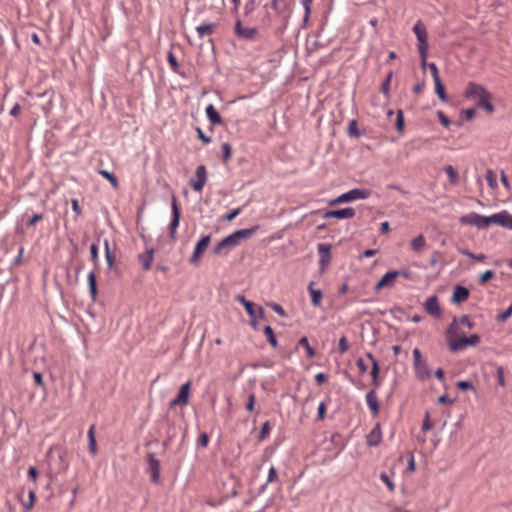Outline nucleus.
I'll return each mask as SVG.
<instances>
[{"instance_id": "473e14b6", "label": "nucleus", "mask_w": 512, "mask_h": 512, "mask_svg": "<svg viewBox=\"0 0 512 512\" xmlns=\"http://www.w3.org/2000/svg\"><path fill=\"white\" fill-rule=\"evenodd\" d=\"M426 244V240L422 234L418 235L411 241L412 250L418 252L421 251Z\"/></svg>"}, {"instance_id": "864d4df0", "label": "nucleus", "mask_w": 512, "mask_h": 512, "mask_svg": "<svg viewBox=\"0 0 512 512\" xmlns=\"http://www.w3.org/2000/svg\"><path fill=\"white\" fill-rule=\"evenodd\" d=\"M437 115H438V118H439V121L440 123L444 126V127H448L450 125V120L448 119V117L444 114V112L442 111H438L437 112Z\"/></svg>"}, {"instance_id": "f8f14e48", "label": "nucleus", "mask_w": 512, "mask_h": 512, "mask_svg": "<svg viewBox=\"0 0 512 512\" xmlns=\"http://www.w3.org/2000/svg\"><path fill=\"white\" fill-rule=\"evenodd\" d=\"M234 32L240 39L253 40L257 34V29L255 27H243L242 22L237 20L235 23Z\"/></svg>"}, {"instance_id": "cd10ccee", "label": "nucleus", "mask_w": 512, "mask_h": 512, "mask_svg": "<svg viewBox=\"0 0 512 512\" xmlns=\"http://www.w3.org/2000/svg\"><path fill=\"white\" fill-rule=\"evenodd\" d=\"M88 286H89V292L92 297V299H95L97 296V284H96V274L94 271H91L88 274Z\"/></svg>"}, {"instance_id": "4468645a", "label": "nucleus", "mask_w": 512, "mask_h": 512, "mask_svg": "<svg viewBox=\"0 0 512 512\" xmlns=\"http://www.w3.org/2000/svg\"><path fill=\"white\" fill-rule=\"evenodd\" d=\"M147 457L151 481L153 483H159L161 470L160 461L155 457L154 453H148Z\"/></svg>"}, {"instance_id": "7ed1b4c3", "label": "nucleus", "mask_w": 512, "mask_h": 512, "mask_svg": "<svg viewBox=\"0 0 512 512\" xmlns=\"http://www.w3.org/2000/svg\"><path fill=\"white\" fill-rule=\"evenodd\" d=\"M480 341L481 338L478 334H472L469 337L463 336L456 339H450L448 346L452 352H458L465 349L467 346H475L479 344Z\"/></svg>"}, {"instance_id": "412c9836", "label": "nucleus", "mask_w": 512, "mask_h": 512, "mask_svg": "<svg viewBox=\"0 0 512 512\" xmlns=\"http://www.w3.org/2000/svg\"><path fill=\"white\" fill-rule=\"evenodd\" d=\"M138 258H139V262L142 265V268L144 270H149V269H151L152 262H153V259H154V250L153 249H149V250L141 253L138 256Z\"/></svg>"}, {"instance_id": "a211bd4d", "label": "nucleus", "mask_w": 512, "mask_h": 512, "mask_svg": "<svg viewBox=\"0 0 512 512\" xmlns=\"http://www.w3.org/2000/svg\"><path fill=\"white\" fill-rule=\"evenodd\" d=\"M323 217L325 219H329V218L347 219V218L352 217V208L347 207V208L337 209V210H328L324 213Z\"/></svg>"}, {"instance_id": "9b49d317", "label": "nucleus", "mask_w": 512, "mask_h": 512, "mask_svg": "<svg viewBox=\"0 0 512 512\" xmlns=\"http://www.w3.org/2000/svg\"><path fill=\"white\" fill-rule=\"evenodd\" d=\"M413 32L418 40V49L424 50V48H428V33L425 25L420 20L414 25Z\"/></svg>"}, {"instance_id": "5701e85b", "label": "nucleus", "mask_w": 512, "mask_h": 512, "mask_svg": "<svg viewBox=\"0 0 512 512\" xmlns=\"http://www.w3.org/2000/svg\"><path fill=\"white\" fill-rule=\"evenodd\" d=\"M235 300L237 302L241 303L244 306V308H245V310H246V312H247V314L249 315L250 318H254V315H255L256 311H255L254 303L253 302L247 300L241 294L236 295Z\"/></svg>"}, {"instance_id": "6ab92c4d", "label": "nucleus", "mask_w": 512, "mask_h": 512, "mask_svg": "<svg viewBox=\"0 0 512 512\" xmlns=\"http://www.w3.org/2000/svg\"><path fill=\"white\" fill-rule=\"evenodd\" d=\"M469 295L470 291L466 287L457 285L453 291L451 300L453 303L459 304L466 301Z\"/></svg>"}, {"instance_id": "0eeeda50", "label": "nucleus", "mask_w": 512, "mask_h": 512, "mask_svg": "<svg viewBox=\"0 0 512 512\" xmlns=\"http://www.w3.org/2000/svg\"><path fill=\"white\" fill-rule=\"evenodd\" d=\"M180 223V209L176 197H172L171 201V221L169 223V235L171 239H176L177 228Z\"/></svg>"}, {"instance_id": "09e8293b", "label": "nucleus", "mask_w": 512, "mask_h": 512, "mask_svg": "<svg viewBox=\"0 0 512 512\" xmlns=\"http://www.w3.org/2000/svg\"><path fill=\"white\" fill-rule=\"evenodd\" d=\"M167 59H168V62L171 66V68L175 71L177 70V68L179 67L178 65V61L174 55V53L172 51H169L168 52V55H167Z\"/></svg>"}, {"instance_id": "c9c22d12", "label": "nucleus", "mask_w": 512, "mask_h": 512, "mask_svg": "<svg viewBox=\"0 0 512 512\" xmlns=\"http://www.w3.org/2000/svg\"><path fill=\"white\" fill-rule=\"evenodd\" d=\"M298 344L306 350L308 358H313L315 356V350L310 346L307 337H302Z\"/></svg>"}, {"instance_id": "aec40b11", "label": "nucleus", "mask_w": 512, "mask_h": 512, "mask_svg": "<svg viewBox=\"0 0 512 512\" xmlns=\"http://www.w3.org/2000/svg\"><path fill=\"white\" fill-rule=\"evenodd\" d=\"M258 226H254L247 229H240L231 234L232 238H234L235 243L238 245L240 241L250 238L257 230Z\"/></svg>"}, {"instance_id": "69168bd1", "label": "nucleus", "mask_w": 512, "mask_h": 512, "mask_svg": "<svg viewBox=\"0 0 512 512\" xmlns=\"http://www.w3.org/2000/svg\"><path fill=\"white\" fill-rule=\"evenodd\" d=\"M71 205H72V210L76 213L77 216L82 214V209L80 208L79 202L77 199H75V198L71 199Z\"/></svg>"}, {"instance_id": "a878e982", "label": "nucleus", "mask_w": 512, "mask_h": 512, "mask_svg": "<svg viewBox=\"0 0 512 512\" xmlns=\"http://www.w3.org/2000/svg\"><path fill=\"white\" fill-rule=\"evenodd\" d=\"M215 27L214 23H204L196 27L197 34L200 39H203L205 36L210 35Z\"/></svg>"}, {"instance_id": "39448f33", "label": "nucleus", "mask_w": 512, "mask_h": 512, "mask_svg": "<svg viewBox=\"0 0 512 512\" xmlns=\"http://www.w3.org/2000/svg\"><path fill=\"white\" fill-rule=\"evenodd\" d=\"M413 361L416 375L419 379L424 380L431 377L428 364L425 360L422 359L421 352L418 348L413 350Z\"/></svg>"}, {"instance_id": "dca6fc26", "label": "nucleus", "mask_w": 512, "mask_h": 512, "mask_svg": "<svg viewBox=\"0 0 512 512\" xmlns=\"http://www.w3.org/2000/svg\"><path fill=\"white\" fill-rule=\"evenodd\" d=\"M425 310L428 314L438 318L441 315V309L439 306L438 297L436 295H432L424 303Z\"/></svg>"}, {"instance_id": "393cba45", "label": "nucleus", "mask_w": 512, "mask_h": 512, "mask_svg": "<svg viewBox=\"0 0 512 512\" xmlns=\"http://www.w3.org/2000/svg\"><path fill=\"white\" fill-rule=\"evenodd\" d=\"M381 441V432L379 426H376L367 436L369 446H377Z\"/></svg>"}, {"instance_id": "0e129e2a", "label": "nucleus", "mask_w": 512, "mask_h": 512, "mask_svg": "<svg viewBox=\"0 0 512 512\" xmlns=\"http://www.w3.org/2000/svg\"><path fill=\"white\" fill-rule=\"evenodd\" d=\"M432 428V423L430 421V417H429V413H426L425 415V419L423 420V423H422V430L424 432L430 430Z\"/></svg>"}, {"instance_id": "c85d7f7f", "label": "nucleus", "mask_w": 512, "mask_h": 512, "mask_svg": "<svg viewBox=\"0 0 512 512\" xmlns=\"http://www.w3.org/2000/svg\"><path fill=\"white\" fill-rule=\"evenodd\" d=\"M310 295H311V302L314 306H319L320 301L322 299V292L319 289L313 288V282H311L308 286Z\"/></svg>"}, {"instance_id": "6e6d98bb", "label": "nucleus", "mask_w": 512, "mask_h": 512, "mask_svg": "<svg viewBox=\"0 0 512 512\" xmlns=\"http://www.w3.org/2000/svg\"><path fill=\"white\" fill-rule=\"evenodd\" d=\"M475 114H476V109L475 108H468V109L463 111L464 118L467 121L472 120L475 117Z\"/></svg>"}, {"instance_id": "338daca9", "label": "nucleus", "mask_w": 512, "mask_h": 512, "mask_svg": "<svg viewBox=\"0 0 512 512\" xmlns=\"http://www.w3.org/2000/svg\"><path fill=\"white\" fill-rule=\"evenodd\" d=\"M241 213V209L240 208H236L234 210H232L230 213H228L226 216H225V220L227 221H232L233 219H235L239 214Z\"/></svg>"}, {"instance_id": "79ce46f5", "label": "nucleus", "mask_w": 512, "mask_h": 512, "mask_svg": "<svg viewBox=\"0 0 512 512\" xmlns=\"http://www.w3.org/2000/svg\"><path fill=\"white\" fill-rule=\"evenodd\" d=\"M512 315V303L510 304V306L502 313H500L499 315H497L496 319L498 322H505L507 321V319Z\"/></svg>"}, {"instance_id": "4be33fe9", "label": "nucleus", "mask_w": 512, "mask_h": 512, "mask_svg": "<svg viewBox=\"0 0 512 512\" xmlns=\"http://www.w3.org/2000/svg\"><path fill=\"white\" fill-rule=\"evenodd\" d=\"M206 115L211 124L213 125H220L223 123L222 117L212 104H209L206 107Z\"/></svg>"}, {"instance_id": "a19ab883", "label": "nucleus", "mask_w": 512, "mask_h": 512, "mask_svg": "<svg viewBox=\"0 0 512 512\" xmlns=\"http://www.w3.org/2000/svg\"><path fill=\"white\" fill-rule=\"evenodd\" d=\"M222 151H223V161L227 162L231 158L232 154V147L229 143L225 142L222 144Z\"/></svg>"}, {"instance_id": "f704fd0d", "label": "nucleus", "mask_w": 512, "mask_h": 512, "mask_svg": "<svg viewBox=\"0 0 512 512\" xmlns=\"http://www.w3.org/2000/svg\"><path fill=\"white\" fill-rule=\"evenodd\" d=\"M264 334L266 335L267 341L269 342V344L273 348H276L277 345H278V342H277V339H276V336L274 334V331H273L272 327L271 326H266L264 328Z\"/></svg>"}, {"instance_id": "13d9d810", "label": "nucleus", "mask_w": 512, "mask_h": 512, "mask_svg": "<svg viewBox=\"0 0 512 512\" xmlns=\"http://www.w3.org/2000/svg\"><path fill=\"white\" fill-rule=\"evenodd\" d=\"M325 412H326V405L324 402H321L317 409V419L318 420L324 419Z\"/></svg>"}, {"instance_id": "58836bf2", "label": "nucleus", "mask_w": 512, "mask_h": 512, "mask_svg": "<svg viewBox=\"0 0 512 512\" xmlns=\"http://www.w3.org/2000/svg\"><path fill=\"white\" fill-rule=\"evenodd\" d=\"M270 430H271L270 422L265 421L260 429L258 439L260 441L264 440L270 433Z\"/></svg>"}, {"instance_id": "20e7f679", "label": "nucleus", "mask_w": 512, "mask_h": 512, "mask_svg": "<svg viewBox=\"0 0 512 512\" xmlns=\"http://www.w3.org/2000/svg\"><path fill=\"white\" fill-rule=\"evenodd\" d=\"M400 275H402L404 277H408L409 272L406 270H400V271L394 270V271H388L387 273H385L382 276V278L374 285L375 292L378 293L383 288L393 287L395 284L396 278Z\"/></svg>"}, {"instance_id": "ddd939ff", "label": "nucleus", "mask_w": 512, "mask_h": 512, "mask_svg": "<svg viewBox=\"0 0 512 512\" xmlns=\"http://www.w3.org/2000/svg\"><path fill=\"white\" fill-rule=\"evenodd\" d=\"M331 247L325 243H319L317 246V251L319 255V265L320 271L323 273L328 266L331 258L330 254Z\"/></svg>"}, {"instance_id": "f257e3e1", "label": "nucleus", "mask_w": 512, "mask_h": 512, "mask_svg": "<svg viewBox=\"0 0 512 512\" xmlns=\"http://www.w3.org/2000/svg\"><path fill=\"white\" fill-rule=\"evenodd\" d=\"M465 97L475 99L477 106L488 113L495 109L491 103V94L482 85L470 82L465 90Z\"/></svg>"}, {"instance_id": "c03bdc74", "label": "nucleus", "mask_w": 512, "mask_h": 512, "mask_svg": "<svg viewBox=\"0 0 512 512\" xmlns=\"http://www.w3.org/2000/svg\"><path fill=\"white\" fill-rule=\"evenodd\" d=\"M496 376H497L498 384L500 386L504 387L506 385V382H505V376H504V368L502 366L497 367Z\"/></svg>"}, {"instance_id": "4c0bfd02", "label": "nucleus", "mask_w": 512, "mask_h": 512, "mask_svg": "<svg viewBox=\"0 0 512 512\" xmlns=\"http://www.w3.org/2000/svg\"><path fill=\"white\" fill-rule=\"evenodd\" d=\"M395 127L399 133H402L404 130V114L402 110L397 111Z\"/></svg>"}, {"instance_id": "2eb2a0df", "label": "nucleus", "mask_w": 512, "mask_h": 512, "mask_svg": "<svg viewBox=\"0 0 512 512\" xmlns=\"http://www.w3.org/2000/svg\"><path fill=\"white\" fill-rule=\"evenodd\" d=\"M490 220L491 224H497L504 228L512 229V215L507 211H501L491 215Z\"/></svg>"}, {"instance_id": "3c124183", "label": "nucleus", "mask_w": 512, "mask_h": 512, "mask_svg": "<svg viewBox=\"0 0 512 512\" xmlns=\"http://www.w3.org/2000/svg\"><path fill=\"white\" fill-rule=\"evenodd\" d=\"M255 401H256L255 394H253V393L249 394L248 403L246 404V409L248 411L252 412L254 410Z\"/></svg>"}, {"instance_id": "e2e57ef3", "label": "nucleus", "mask_w": 512, "mask_h": 512, "mask_svg": "<svg viewBox=\"0 0 512 512\" xmlns=\"http://www.w3.org/2000/svg\"><path fill=\"white\" fill-rule=\"evenodd\" d=\"M349 347V343H348V340L346 337H341L340 340H339V351L341 353L347 351Z\"/></svg>"}, {"instance_id": "774afa93", "label": "nucleus", "mask_w": 512, "mask_h": 512, "mask_svg": "<svg viewBox=\"0 0 512 512\" xmlns=\"http://www.w3.org/2000/svg\"><path fill=\"white\" fill-rule=\"evenodd\" d=\"M208 435L206 433H202L200 436H199V439H198V446H201V447H206L207 444H208Z\"/></svg>"}, {"instance_id": "603ef678", "label": "nucleus", "mask_w": 512, "mask_h": 512, "mask_svg": "<svg viewBox=\"0 0 512 512\" xmlns=\"http://www.w3.org/2000/svg\"><path fill=\"white\" fill-rule=\"evenodd\" d=\"M270 307L275 311L279 316L284 317L286 315L285 310L283 307L278 303H271Z\"/></svg>"}, {"instance_id": "423d86ee", "label": "nucleus", "mask_w": 512, "mask_h": 512, "mask_svg": "<svg viewBox=\"0 0 512 512\" xmlns=\"http://www.w3.org/2000/svg\"><path fill=\"white\" fill-rule=\"evenodd\" d=\"M460 223L476 226L485 229L491 225L490 216H482L477 213H470L460 218Z\"/></svg>"}, {"instance_id": "c756f323", "label": "nucleus", "mask_w": 512, "mask_h": 512, "mask_svg": "<svg viewBox=\"0 0 512 512\" xmlns=\"http://www.w3.org/2000/svg\"><path fill=\"white\" fill-rule=\"evenodd\" d=\"M434 84H435V92L438 95L439 99L442 102H447L448 97H447V94L445 92V87H444L441 79L435 80Z\"/></svg>"}, {"instance_id": "de8ad7c7", "label": "nucleus", "mask_w": 512, "mask_h": 512, "mask_svg": "<svg viewBox=\"0 0 512 512\" xmlns=\"http://www.w3.org/2000/svg\"><path fill=\"white\" fill-rule=\"evenodd\" d=\"M456 387L461 391L473 389V384L470 381H458Z\"/></svg>"}, {"instance_id": "49530a36", "label": "nucleus", "mask_w": 512, "mask_h": 512, "mask_svg": "<svg viewBox=\"0 0 512 512\" xmlns=\"http://www.w3.org/2000/svg\"><path fill=\"white\" fill-rule=\"evenodd\" d=\"M458 333V326H457V319L454 317L452 323L449 325L447 329V335L452 337L457 335Z\"/></svg>"}, {"instance_id": "bf43d9fd", "label": "nucleus", "mask_w": 512, "mask_h": 512, "mask_svg": "<svg viewBox=\"0 0 512 512\" xmlns=\"http://www.w3.org/2000/svg\"><path fill=\"white\" fill-rule=\"evenodd\" d=\"M380 478L388 486L390 491H394L395 486H394L393 482L389 479L387 474L382 473Z\"/></svg>"}, {"instance_id": "72a5a7b5", "label": "nucleus", "mask_w": 512, "mask_h": 512, "mask_svg": "<svg viewBox=\"0 0 512 512\" xmlns=\"http://www.w3.org/2000/svg\"><path fill=\"white\" fill-rule=\"evenodd\" d=\"M352 201V190H349L345 193H343L342 195L338 196L337 198L331 200L329 202L330 205H335V204H339V203H348V202H351Z\"/></svg>"}, {"instance_id": "a18cd8bd", "label": "nucleus", "mask_w": 512, "mask_h": 512, "mask_svg": "<svg viewBox=\"0 0 512 512\" xmlns=\"http://www.w3.org/2000/svg\"><path fill=\"white\" fill-rule=\"evenodd\" d=\"M494 272L492 270H487L485 271L484 273H482L480 275V278H479V283L480 284H485L486 282H488L490 279H492L494 277Z\"/></svg>"}, {"instance_id": "680f3d73", "label": "nucleus", "mask_w": 512, "mask_h": 512, "mask_svg": "<svg viewBox=\"0 0 512 512\" xmlns=\"http://www.w3.org/2000/svg\"><path fill=\"white\" fill-rule=\"evenodd\" d=\"M460 324L467 326L469 329H472L474 327V323L470 321L469 317L467 315H463L459 319Z\"/></svg>"}, {"instance_id": "6e6552de", "label": "nucleus", "mask_w": 512, "mask_h": 512, "mask_svg": "<svg viewBox=\"0 0 512 512\" xmlns=\"http://www.w3.org/2000/svg\"><path fill=\"white\" fill-rule=\"evenodd\" d=\"M195 179H190L189 184L195 192H201L207 181V171L204 165H199L195 171Z\"/></svg>"}, {"instance_id": "4d7b16f0", "label": "nucleus", "mask_w": 512, "mask_h": 512, "mask_svg": "<svg viewBox=\"0 0 512 512\" xmlns=\"http://www.w3.org/2000/svg\"><path fill=\"white\" fill-rule=\"evenodd\" d=\"M277 478V470L274 466H271L268 472L267 483H272Z\"/></svg>"}, {"instance_id": "e433bc0d", "label": "nucleus", "mask_w": 512, "mask_h": 512, "mask_svg": "<svg viewBox=\"0 0 512 512\" xmlns=\"http://www.w3.org/2000/svg\"><path fill=\"white\" fill-rule=\"evenodd\" d=\"M485 178H486V180H487L488 185H489L491 188H496V187H497V177H496V174L494 173V171H493V170L488 169V170L486 171Z\"/></svg>"}, {"instance_id": "f3484780", "label": "nucleus", "mask_w": 512, "mask_h": 512, "mask_svg": "<svg viewBox=\"0 0 512 512\" xmlns=\"http://www.w3.org/2000/svg\"><path fill=\"white\" fill-rule=\"evenodd\" d=\"M237 244L234 241V238H232L231 234L227 237L223 238L218 244L214 247L213 252L216 255H226L228 253V248L234 247Z\"/></svg>"}, {"instance_id": "9d476101", "label": "nucleus", "mask_w": 512, "mask_h": 512, "mask_svg": "<svg viewBox=\"0 0 512 512\" xmlns=\"http://www.w3.org/2000/svg\"><path fill=\"white\" fill-rule=\"evenodd\" d=\"M211 241L210 235L203 236L195 245L193 254L190 257V263L197 264L204 253V251L207 249L209 243Z\"/></svg>"}, {"instance_id": "37998d69", "label": "nucleus", "mask_w": 512, "mask_h": 512, "mask_svg": "<svg viewBox=\"0 0 512 512\" xmlns=\"http://www.w3.org/2000/svg\"><path fill=\"white\" fill-rule=\"evenodd\" d=\"M392 75H393V73L389 72L388 75L386 76V79L384 80V82L381 85V89L380 90L385 95H387L389 93L390 82H391V79H392Z\"/></svg>"}, {"instance_id": "2f4dec72", "label": "nucleus", "mask_w": 512, "mask_h": 512, "mask_svg": "<svg viewBox=\"0 0 512 512\" xmlns=\"http://www.w3.org/2000/svg\"><path fill=\"white\" fill-rule=\"evenodd\" d=\"M444 171L446 172L447 176H448V179H449V182L453 185L457 184L458 181H459V174L458 172L454 169L453 166L451 165H448L444 168Z\"/></svg>"}, {"instance_id": "052dcab7", "label": "nucleus", "mask_w": 512, "mask_h": 512, "mask_svg": "<svg viewBox=\"0 0 512 512\" xmlns=\"http://www.w3.org/2000/svg\"><path fill=\"white\" fill-rule=\"evenodd\" d=\"M418 52H419L420 59H421V66L424 68L427 65L428 48H424V50L418 49Z\"/></svg>"}, {"instance_id": "bb28decb", "label": "nucleus", "mask_w": 512, "mask_h": 512, "mask_svg": "<svg viewBox=\"0 0 512 512\" xmlns=\"http://www.w3.org/2000/svg\"><path fill=\"white\" fill-rule=\"evenodd\" d=\"M372 195H375L376 198H379V195L376 192H373L371 189L354 188V201L359 199H366Z\"/></svg>"}, {"instance_id": "8fccbe9b", "label": "nucleus", "mask_w": 512, "mask_h": 512, "mask_svg": "<svg viewBox=\"0 0 512 512\" xmlns=\"http://www.w3.org/2000/svg\"><path fill=\"white\" fill-rule=\"evenodd\" d=\"M90 256H91V260L95 264H97L98 263V244L97 243H93L90 246Z\"/></svg>"}, {"instance_id": "5fc2aeb1", "label": "nucleus", "mask_w": 512, "mask_h": 512, "mask_svg": "<svg viewBox=\"0 0 512 512\" xmlns=\"http://www.w3.org/2000/svg\"><path fill=\"white\" fill-rule=\"evenodd\" d=\"M428 67H429V69L431 71L433 80L435 81V80L440 79L439 71H438V68H437L436 64L435 63H429Z\"/></svg>"}, {"instance_id": "7c9ffc66", "label": "nucleus", "mask_w": 512, "mask_h": 512, "mask_svg": "<svg viewBox=\"0 0 512 512\" xmlns=\"http://www.w3.org/2000/svg\"><path fill=\"white\" fill-rule=\"evenodd\" d=\"M103 244H104V249H105V258H106L108 267H109V269H112L114 262H115V256L110 251L109 240L105 239Z\"/></svg>"}, {"instance_id": "ea45409f", "label": "nucleus", "mask_w": 512, "mask_h": 512, "mask_svg": "<svg viewBox=\"0 0 512 512\" xmlns=\"http://www.w3.org/2000/svg\"><path fill=\"white\" fill-rule=\"evenodd\" d=\"M100 174L104 178H106L112 184V186L116 187L118 185V180H117L116 176L114 174H112L111 172H108L106 170H101Z\"/></svg>"}, {"instance_id": "f03ea898", "label": "nucleus", "mask_w": 512, "mask_h": 512, "mask_svg": "<svg viewBox=\"0 0 512 512\" xmlns=\"http://www.w3.org/2000/svg\"><path fill=\"white\" fill-rule=\"evenodd\" d=\"M368 357L372 363V369H371L370 375L372 377V383H373L374 388L367 392L366 402H367V405L369 406L372 414L374 416H376L379 412V402H378V398H377V394H376V388H378L380 386V382L378 379L379 366H378L377 360L371 354H368Z\"/></svg>"}, {"instance_id": "1a4fd4ad", "label": "nucleus", "mask_w": 512, "mask_h": 512, "mask_svg": "<svg viewBox=\"0 0 512 512\" xmlns=\"http://www.w3.org/2000/svg\"><path fill=\"white\" fill-rule=\"evenodd\" d=\"M190 387H191L190 381L184 383L180 387L177 396L170 401V404H169L170 407H175L178 405H180V406L187 405L189 402Z\"/></svg>"}, {"instance_id": "b1692460", "label": "nucleus", "mask_w": 512, "mask_h": 512, "mask_svg": "<svg viewBox=\"0 0 512 512\" xmlns=\"http://www.w3.org/2000/svg\"><path fill=\"white\" fill-rule=\"evenodd\" d=\"M88 449L91 455L95 456L98 452L97 450V444H96V438H95V426L91 425L88 432Z\"/></svg>"}]
</instances>
